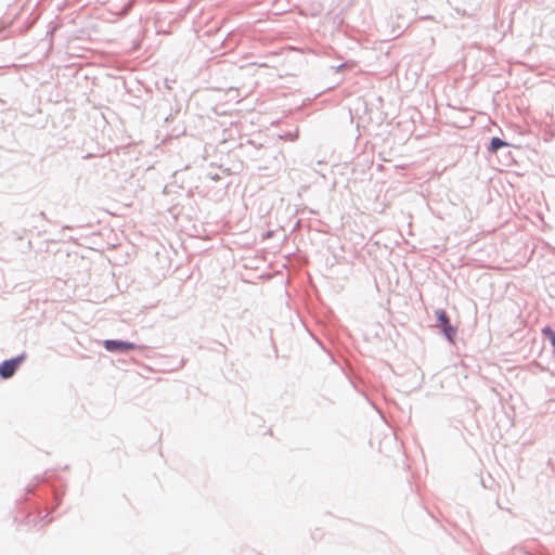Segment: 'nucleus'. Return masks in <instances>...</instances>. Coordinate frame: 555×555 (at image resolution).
Wrapping results in <instances>:
<instances>
[{"label":"nucleus","mask_w":555,"mask_h":555,"mask_svg":"<svg viewBox=\"0 0 555 555\" xmlns=\"http://www.w3.org/2000/svg\"><path fill=\"white\" fill-rule=\"evenodd\" d=\"M436 317L439 322V326L441 327L442 332L444 333L446 337L453 341L455 335H456V328L453 327L450 323V319L447 314V312L442 309L436 310Z\"/></svg>","instance_id":"obj_1"},{"label":"nucleus","mask_w":555,"mask_h":555,"mask_svg":"<svg viewBox=\"0 0 555 555\" xmlns=\"http://www.w3.org/2000/svg\"><path fill=\"white\" fill-rule=\"evenodd\" d=\"M22 360H23V358L18 357V358L10 359V360L2 362L0 364V375L3 378H10L11 376H13L16 369L21 364Z\"/></svg>","instance_id":"obj_2"},{"label":"nucleus","mask_w":555,"mask_h":555,"mask_svg":"<svg viewBox=\"0 0 555 555\" xmlns=\"http://www.w3.org/2000/svg\"><path fill=\"white\" fill-rule=\"evenodd\" d=\"M103 345H104L105 349L111 352L127 351V350L135 349V345L133 343L121 341V340L107 339V340H104Z\"/></svg>","instance_id":"obj_3"},{"label":"nucleus","mask_w":555,"mask_h":555,"mask_svg":"<svg viewBox=\"0 0 555 555\" xmlns=\"http://www.w3.org/2000/svg\"><path fill=\"white\" fill-rule=\"evenodd\" d=\"M507 145L504 141H502L500 138H492L490 142V150L491 152H496L499 149Z\"/></svg>","instance_id":"obj_4"},{"label":"nucleus","mask_w":555,"mask_h":555,"mask_svg":"<svg viewBox=\"0 0 555 555\" xmlns=\"http://www.w3.org/2000/svg\"><path fill=\"white\" fill-rule=\"evenodd\" d=\"M542 334L550 339V341L555 350V332L552 328H550L548 326H546L542 330Z\"/></svg>","instance_id":"obj_5"}]
</instances>
